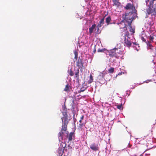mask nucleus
I'll list each match as a JSON object with an SVG mask.
<instances>
[{
  "instance_id": "nucleus-1",
  "label": "nucleus",
  "mask_w": 156,
  "mask_h": 156,
  "mask_svg": "<svg viewBox=\"0 0 156 156\" xmlns=\"http://www.w3.org/2000/svg\"><path fill=\"white\" fill-rule=\"evenodd\" d=\"M122 18V20L118 24L119 25L120 29H124V30H126V25L125 22L127 23L128 24L132 23L133 19L132 16V13L129 12L123 14Z\"/></svg>"
},
{
  "instance_id": "nucleus-2",
  "label": "nucleus",
  "mask_w": 156,
  "mask_h": 156,
  "mask_svg": "<svg viewBox=\"0 0 156 156\" xmlns=\"http://www.w3.org/2000/svg\"><path fill=\"white\" fill-rule=\"evenodd\" d=\"M148 15L152 14V15H156V0H151L150 2V6L146 10Z\"/></svg>"
},
{
  "instance_id": "nucleus-3",
  "label": "nucleus",
  "mask_w": 156,
  "mask_h": 156,
  "mask_svg": "<svg viewBox=\"0 0 156 156\" xmlns=\"http://www.w3.org/2000/svg\"><path fill=\"white\" fill-rule=\"evenodd\" d=\"M76 63V66L78 67V68L76 69V70H75V77L77 79H79V70L80 68H81V69L83 67L84 61L83 59L80 58V57H79Z\"/></svg>"
},
{
  "instance_id": "nucleus-4",
  "label": "nucleus",
  "mask_w": 156,
  "mask_h": 156,
  "mask_svg": "<svg viewBox=\"0 0 156 156\" xmlns=\"http://www.w3.org/2000/svg\"><path fill=\"white\" fill-rule=\"evenodd\" d=\"M66 111V108L65 106L63 107V110L62 111L63 117H62L61 119L63 122V120H64V123L65 124H68L70 119H71V116H68V115Z\"/></svg>"
},
{
  "instance_id": "nucleus-5",
  "label": "nucleus",
  "mask_w": 156,
  "mask_h": 156,
  "mask_svg": "<svg viewBox=\"0 0 156 156\" xmlns=\"http://www.w3.org/2000/svg\"><path fill=\"white\" fill-rule=\"evenodd\" d=\"M109 55L112 57H115V58H118L120 56L119 54H121L120 53H122L121 51H118V50L117 48H115L113 50H111L109 52Z\"/></svg>"
},
{
  "instance_id": "nucleus-6",
  "label": "nucleus",
  "mask_w": 156,
  "mask_h": 156,
  "mask_svg": "<svg viewBox=\"0 0 156 156\" xmlns=\"http://www.w3.org/2000/svg\"><path fill=\"white\" fill-rule=\"evenodd\" d=\"M69 132L61 130L58 134V139L60 142H61L63 139V138L66 137L68 136Z\"/></svg>"
},
{
  "instance_id": "nucleus-7",
  "label": "nucleus",
  "mask_w": 156,
  "mask_h": 156,
  "mask_svg": "<svg viewBox=\"0 0 156 156\" xmlns=\"http://www.w3.org/2000/svg\"><path fill=\"white\" fill-rule=\"evenodd\" d=\"M124 8L127 10H128L129 9L133 10L134 9L135 12L136 13L137 12V11L135 9V7L133 6V5H132L130 3H127L126 6L124 7Z\"/></svg>"
},
{
  "instance_id": "nucleus-8",
  "label": "nucleus",
  "mask_w": 156,
  "mask_h": 156,
  "mask_svg": "<svg viewBox=\"0 0 156 156\" xmlns=\"http://www.w3.org/2000/svg\"><path fill=\"white\" fill-rule=\"evenodd\" d=\"M90 148L92 150L95 151H98L99 149L98 146V144L95 143L91 144L90 146Z\"/></svg>"
},
{
  "instance_id": "nucleus-9",
  "label": "nucleus",
  "mask_w": 156,
  "mask_h": 156,
  "mask_svg": "<svg viewBox=\"0 0 156 156\" xmlns=\"http://www.w3.org/2000/svg\"><path fill=\"white\" fill-rule=\"evenodd\" d=\"M63 149L59 148L57 151V155L58 156H62L63 153Z\"/></svg>"
},
{
  "instance_id": "nucleus-10",
  "label": "nucleus",
  "mask_w": 156,
  "mask_h": 156,
  "mask_svg": "<svg viewBox=\"0 0 156 156\" xmlns=\"http://www.w3.org/2000/svg\"><path fill=\"white\" fill-rule=\"evenodd\" d=\"M124 44L129 47H130L131 45V41L129 40L128 39H126V37L125 38Z\"/></svg>"
},
{
  "instance_id": "nucleus-11",
  "label": "nucleus",
  "mask_w": 156,
  "mask_h": 156,
  "mask_svg": "<svg viewBox=\"0 0 156 156\" xmlns=\"http://www.w3.org/2000/svg\"><path fill=\"white\" fill-rule=\"evenodd\" d=\"M112 1L113 2V5L116 6L117 8L119 7L121 5V3L117 0H113Z\"/></svg>"
},
{
  "instance_id": "nucleus-12",
  "label": "nucleus",
  "mask_w": 156,
  "mask_h": 156,
  "mask_svg": "<svg viewBox=\"0 0 156 156\" xmlns=\"http://www.w3.org/2000/svg\"><path fill=\"white\" fill-rule=\"evenodd\" d=\"M76 69H74V72H73V71L72 70V69H69L68 70V73L69 74V75L71 76H72L74 75L75 74V70H76ZM75 78H76L75 77Z\"/></svg>"
},
{
  "instance_id": "nucleus-13",
  "label": "nucleus",
  "mask_w": 156,
  "mask_h": 156,
  "mask_svg": "<svg viewBox=\"0 0 156 156\" xmlns=\"http://www.w3.org/2000/svg\"><path fill=\"white\" fill-rule=\"evenodd\" d=\"M105 16H104L103 18L101 19L99 21V23L98 24V27H101V26L104 24V18Z\"/></svg>"
},
{
  "instance_id": "nucleus-14",
  "label": "nucleus",
  "mask_w": 156,
  "mask_h": 156,
  "mask_svg": "<svg viewBox=\"0 0 156 156\" xmlns=\"http://www.w3.org/2000/svg\"><path fill=\"white\" fill-rule=\"evenodd\" d=\"M96 26L95 24L92 25L91 27L89 28V32L90 34H91L93 32L94 29L95 28Z\"/></svg>"
},
{
  "instance_id": "nucleus-15",
  "label": "nucleus",
  "mask_w": 156,
  "mask_h": 156,
  "mask_svg": "<svg viewBox=\"0 0 156 156\" xmlns=\"http://www.w3.org/2000/svg\"><path fill=\"white\" fill-rule=\"evenodd\" d=\"M68 124H65L64 123V124H63L62 126V128L61 130L64 131H68L67 130V125Z\"/></svg>"
},
{
  "instance_id": "nucleus-16",
  "label": "nucleus",
  "mask_w": 156,
  "mask_h": 156,
  "mask_svg": "<svg viewBox=\"0 0 156 156\" xmlns=\"http://www.w3.org/2000/svg\"><path fill=\"white\" fill-rule=\"evenodd\" d=\"M74 136V133H70L69 135L68 134V136H67V137L68 138V139L69 141L72 140L73 139V137Z\"/></svg>"
},
{
  "instance_id": "nucleus-17",
  "label": "nucleus",
  "mask_w": 156,
  "mask_h": 156,
  "mask_svg": "<svg viewBox=\"0 0 156 156\" xmlns=\"http://www.w3.org/2000/svg\"><path fill=\"white\" fill-rule=\"evenodd\" d=\"M66 143L65 142H62L60 144L61 147L60 148L64 149V148L66 147Z\"/></svg>"
},
{
  "instance_id": "nucleus-18",
  "label": "nucleus",
  "mask_w": 156,
  "mask_h": 156,
  "mask_svg": "<svg viewBox=\"0 0 156 156\" xmlns=\"http://www.w3.org/2000/svg\"><path fill=\"white\" fill-rule=\"evenodd\" d=\"M128 26L129 27V31L132 32V33L133 34L135 33V29L134 28H132L131 26V23H130L128 24Z\"/></svg>"
},
{
  "instance_id": "nucleus-19",
  "label": "nucleus",
  "mask_w": 156,
  "mask_h": 156,
  "mask_svg": "<svg viewBox=\"0 0 156 156\" xmlns=\"http://www.w3.org/2000/svg\"><path fill=\"white\" fill-rule=\"evenodd\" d=\"M147 46H148L149 49H151L152 50H153V46L150 44V42L149 41H148L147 43L146 42Z\"/></svg>"
},
{
  "instance_id": "nucleus-20",
  "label": "nucleus",
  "mask_w": 156,
  "mask_h": 156,
  "mask_svg": "<svg viewBox=\"0 0 156 156\" xmlns=\"http://www.w3.org/2000/svg\"><path fill=\"white\" fill-rule=\"evenodd\" d=\"M111 20V18L110 16L106 18V22L107 24V25L109 24L110 23V22Z\"/></svg>"
},
{
  "instance_id": "nucleus-21",
  "label": "nucleus",
  "mask_w": 156,
  "mask_h": 156,
  "mask_svg": "<svg viewBox=\"0 0 156 156\" xmlns=\"http://www.w3.org/2000/svg\"><path fill=\"white\" fill-rule=\"evenodd\" d=\"M93 81V78L91 74L90 75V79L88 81V83H91Z\"/></svg>"
},
{
  "instance_id": "nucleus-22",
  "label": "nucleus",
  "mask_w": 156,
  "mask_h": 156,
  "mask_svg": "<svg viewBox=\"0 0 156 156\" xmlns=\"http://www.w3.org/2000/svg\"><path fill=\"white\" fill-rule=\"evenodd\" d=\"M114 71V68L113 67H111L108 70V73H112Z\"/></svg>"
},
{
  "instance_id": "nucleus-23",
  "label": "nucleus",
  "mask_w": 156,
  "mask_h": 156,
  "mask_svg": "<svg viewBox=\"0 0 156 156\" xmlns=\"http://www.w3.org/2000/svg\"><path fill=\"white\" fill-rule=\"evenodd\" d=\"M107 74L106 72L105 71H103L101 73H100L99 75L100 76H101L102 77L105 76V75Z\"/></svg>"
},
{
  "instance_id": "nucleus-24",
  "label": "nucleus",
  "mask_w": 156,
  "mask_h": 156,
  "mask_svg": "<svg viewBox=\"0 0 156 156\" xmlns=\"http://www.w3.org/2000/svg\"><path fill=\"white\" fill-rule=\"evenodd\" d=\"M84 126H85V124L84 123H80L79 124V128L80 129H82L83 127Z\"/></svg>"
},
{
  "instance_id": "nucleus-25",
  "label": "nucleus",
  "mask_w": 156,
  "mask_h": 156,
  "mask_svg": "<svg viewBox=\"0 0 156 156\" xmlns=\"http://www.w3.org/2000/svg\"><path fill=\"white\" fill-rule=\"evenodd\" d=\"M74 53L75 55L74 59L77 60L78 58V53L76 51H75L74 52Z\"/></svg>"
},
{
  "instance_id": "nucleus-26",
  "label": "nucleus",
  "mask_w": 156,
  "mask_h": 156,
  "mask_svg": "<svg viewBox=\"0 0 156 156\" xmlns=\"http://www.w3.org/2000/svg\"><path fill=\"white\" fill-rule=\"evenodd\" d=\"M105 50L106 49L105 48H103L102 49H99L98 50V52H104Z\"/></svg>"
},
{
  "instance_id": "nucleus-27",
  "label": "nucleus",
  "mask_w": 156,
  "mask_h": 156,
  "mask_svg": "<svg viewBox=\"0 0 156 156\" xmlns=\"http://www.w3.org/2000/svg\"><path fill=\"white\" fill-rule=\"evenodd\" d=\"M69 89V87L68 84H67L66 85L65 88L64 89V90L65 91H68Z\"/></svg>"
},
{
  "instance_id": "nucleus-28",
  "label": "nucleus",
  "mask_w": 156,
  "mask_h": 156,
  "mask_svg": "<svg viewBox=\"0 0 156 156\" xmlns=\"http://www.w3.org/2000/svg\"><path fill=\"white\" fill-rule=\"evenodd\" d=\"M84 116L83 115H82L80 118V120L79 122L80 123H81L82 122V120L83 119Z\"/></svg>"
},
{
  "instance_id": "nucleus-29",
  "label": "nucleus",
  "mask_w": 156,
  "mask_h": 156,
  "mask_svg": "<svg viewBox=\"0 0 156 156\" xmlns=\"http://www.w3.org/2000/svg\"><path fill=\"white\" fill-rule=\"evenodd\" d=\"M122 104L120 105H117V108L120 109L122 108Z\"/></svg>"
},
{
  "instance_id": "nucleus-30",
  "label": "nucleus",
  "mask_w": 156,
  "mask_h": 156,
  "mask_svg": "<svg viewBox=\"0 0 156 156\" xmlns=\"http://www.w3.org/2000/svg\"><path fill=\"white\" fill-rule=\"evenodd\" d=\"M149 38L150 40H151L152 41H153V40L154 39V37L153 36H151V35H150Z\"/></svg>"
},
{
  "instance_id": "nucleus-31",
  "label": "nucleus",
  "mask_w": 156,
  "mask_h": 156,
  "mask_svg": "<svg viewBox=\"0 0 156 156\" xmlns=\"http://www.w3.org/2000/svg\"><path fill=\"white\" fill-rule=\"evenodd\" d=\"M141 40L144 42H146V39L144 38V37H141Z\"/></svg>"
},
{
  "instance_id": "nucleus-32",
  "label": "nucleus",
  "mask_w": 156,
  "mask_h": 156,
  "mask_svg": "<svg viewBox=\"0 0 156 156\" xmlns=\"http://www.w3.org/2000/svg\"><path fill=\"white\" fill-rule=\"evenodd\" d=\"M96 48H95V47H94V49L93 53H95L96 52Z\"/></svg>"
},
{
  "instance_id": "nucleus-33",
  "label": "nucleus",
  "mask_w": 156,
  "mask_h": 156,
  "mask_svg": "<svg viewBox=\"0 0 156 156\" xmlns=\"http://www.w3.org/2000/svg\"><path fill=\"white\" fill-rule=\"evenodd\" d=\"M72 108L73 110V111L74 112V109H75V106H73V105H72Z\"/></svg>"
},
{
  "instance_id": "nucleus-34",
  "label": "nucleus",
  "mask_w": 156,
  "mask_h": 156,
  "mask_svg": "<svg viewBox=\"0 0 156 156\" xmlns=\"http://www.w3.org/2000/svg\"><path fill=\"white\" fill-rule=\"evenodd\" d=\"M84 90L82 89V88H81L80 89V92H83Z\"/></svg>"
},
{
  "instance_id": "nucleus-35",
  "label": "nucleus",
  "mask_w": 156,
  "mask_h": 156,
  "mask_svg": "<svg viewBox=\"0 0 156 156\" xmlns=\"http://www.w3.org/2000/svg\"><path fill=\"white\" fill-rule=\"evenodd\" d=\"M149 0H147L146 1V2L147 3V2H149Z\"/></svg>"
},
{
  "instance_id": "nucleus-36",
  "label": "nucleus",
  "mask_w": 156,
  "mask_h": 156,
  "mask_svg": "<svg viewBox=\"0 0 156 156\" xmlns=\"http://www.w3.org/2000/svg\"><path fill=\"white\" fill-rule=\"evenodd\" d=\"M155 122L154 123H153V125H154V124H155Z\"/></svg>"
},
{
  "instance_id": "nucleus-37",
  "label": "nucleus",
  "mask_w": 156,
  "mask_h": 156,
  "mask_svg": "<svg viewBox=\"0 0 156 156\" xmlns=\"http://www.w3.org/2000/svg\"><path fill=\"white\" fill-rule=\"evenodd\" d=\"M121 26H122V27H124V26H123V25H121Z\"/></svg>"
},
{
  "instance_id": "nucleus-38",
  "label": "nucleus",
  "mask_w": 156,
  "mask_h": 156,
  "mask_svg": "<svg viewBox=\"0 0 156 156\" xmlns=\"http://www.w3.org/2000/svg\"><path fill=\"white\" fill-rule=\"evenodd\" d=\"M155 50H156L155 56H156V48H155Z\"/></svg>"
},
{
  "instance_id": "nucleus-39",
  "label": "nucleus",
  "mask_w": 156,
  "mask_h": 156,
  "mask_svg": "<svg viewBox=\"0 0 156 156\" xmlns=\"http://www.w3.org/2000/svg\"><path fill=\"white\" fill-rule=\"evenodd\" d=\"M131 146L130 145H129V147H131Z\"/></svg>"
},
{
  "instance_id": "nucleus-40",
  "label": "nucleus",
  "mask_w": 156,
  "mask_h": 156,
  "mask_svg": "<svg viewBox=\"0 0 156 156\" xmlns=\"http://www.w3.org/2000/svg\"><path fill=\"white\" fill-rule=\"evenodd\" d=\"M74 116H75V115H74H74H73V116H74Z\"/></svg>"
}]
</instances>
